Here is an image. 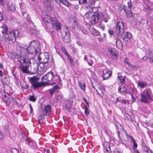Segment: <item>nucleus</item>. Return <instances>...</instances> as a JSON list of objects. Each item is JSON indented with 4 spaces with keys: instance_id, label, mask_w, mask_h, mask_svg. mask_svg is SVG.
Here are the masks:
<instances>
[{
    "instance_id": "obj_1",
    "label": "nucleus",
    "mask_w": 153,
    "mask_h": 153,
    "mask_svg": "<svg viewBox=\"0 0 153 153\" xmlns=\"http://www.w3.org/2000/svg\"><path fill=\"white\" fill-rule=\"evenodd\" d=\"M41 47L39 42L37 41H33L29 47L27 48H22L20 53L25 55L26 56L29 57L35 56L37 54H41Z\"/></svg>"
},
{
    "instance_id": "obj_2",
    "label": "nucleus",
    "mask_w": 153,
    "mask_h": 153,
    "mask_svg": "<svg viewBox=\"0 0 153 153\" xmlns=\"http://www.w3.org/2000/svg\"><path fill=\"white\" fill-rule=\"evenodd\" d=\"M41 54L38 57V61L39 62V64H36V66L37 68L39 67L42 69V70L43 71L46 70L47 68V64L49 59V56L47 53L45 52L44 54H42L41 56Z\"/></svg>"
},
{
    "instance_id": "obj_3",
    "label": "nucleus",
    "mask_w": 153,
    "mask_h": 153,
    "mask_svg": "<svg viewBox=\"0 0 153 153\" xmlns=\"http://www.w3.org/2000/svg\"><path fill=\"white\" fill-rule=\"evenodd\" d=\"M141 101L148 103L153 101V97L150 95L149 90L146 89L141 94Z\"/></svg>"
},
{
    "instance_id": "obj_4",
    "label": "nucleus",
    "mask_w": 153,
    "mask_h": 153,
    "mask_svg": "<svg viewBox=\"0 0 153 153\" xmlns=\"http://www.w3.org/2000/svg\"><path fill=\"white\" fill-rule=\"evenodd\" d=\"M19 32L18 30L9 32L7 34H5L4 38L8 41L10 43H12L15 41L16 37L18 36Z\"/></svg>"
},
{
    "instance_id": "obj_5",
    "label": "nucleus",
    "mask_w": 153,
    "mask_h": 153,
    "mask_svg": "<svg viewBox=\"0 0 153 153\" xmlns=\"http://www.w3.org/2000/svg\"><path fill=\"white\" fill-rule=\"evenodd\" d=\"M39 78L36 76L30 77V81L31 84V88L35 90L43 85V82H39L38 81Z\"/></svg>"
},
{
    "instance_id": "obj_6",
    "label": "nucleus",
    "mask_w": 153,
    "mask_h": 153,
    "mask_svg": "<svg viewBox=\"0 0 153 153\" xmlns=\"http://www.w3.org/2000/svg\"><path fill=\"white\" fill-rule=\"evenodd\" d=\"M124 27L122 22H118L116 24L114 33L117 36H121L124 31Z\"/></svg>"
},
{
    "instance_id": "obj_7",
    "label": "nucleus",
    "mask_w": 153,
    "mask_h": 153,
    "mask_svg": "<svg viewBox=\"0 0 153 153\" xmlns=\"http://www.w3.org/2000/svg\"><path fill=\"white\" fill-rule=\"evenodd\" d=\"M27 57H24L21 55L19 56L18 58V61L21 64H31V63L30 60L33 58V56Z\"/></svg>"
},
{
    "instance_id": "obj_8",
    "label": "nucleus",
    "mask_w": 153,
    "mask_h": 153,
    "mask_svg": "<svg viewBox=\"0 0 153 153\" xmlns=\"http://www.w3.org/2000/svg\"><path fill=\"white\" fill-rule=\"evenodd\" d=\"M102 15L101 13H95L94 14H93L92 16L89 20L90 23L92 24H95L99 21V19L101 17Z\"/></svg>"
},
{
    "instance_id": "obj_9",
    "label": "nucleus",
    "mask_w": 153,
    "mask_h": 153,
    "mask_svg": "<svg viewBox=\"0 0 153 153\" xmlns=\"http://www.w3.org/2000/svg\"><path fill=\"white\" fill-rule=\"evenodd\" d=\"M54 77L53 73L52 72H49L43 76L42 79H45L46 82H48L52 80Z\"/></svg>"
},
{
    "instance_id": "obj_10",
    "label": "nucleus",
    "mask_w": 153,
    "mask_h": 153,
    "mask_svg": "<svg viewBox=\"0 0 153 153\" xmlns=\"http://www.w3.org/2000/svg\"><path fill=\"white\" fill-rule=\"evenodd\" d=\"M112 71L108 70L107 69H105L103 71L102 73L103 80H105L108 79L111 76L112 74Z\"/></svg>"
},
{
    "instance_id": "obj_11",
    "label": "nucleus",
    "mask_w": 153,
    "mask_h": 153,
    "mask_svg": "<svg viewBox=\"0 0 153 153\" xmlns=\"http://www.w3.org/2000/svg\"><path fill=\"white\" fill-rule=\"evenodd\" d=\"M25 65L24 66L22 64H21L19 67V68L23 73H28V68L30 64H25Z\"/></svg>"
},
{
    "instance_id": "obj_12",
    "label": "nucleus",
    "mask_w": 153,
    "mask_h": 153,
    "mask_svg": "<svg viewBox=\"0 0 153 153\" xmlns=\"http://www.w3.org/2000/svg\"><path fill=\"white\" fill-rule=\"evenodd\" d=\"M111 58L114 60H116L118 59V52L115 50L114 49H111L110 51Z\"/></svg>"
},
{
    "instance_id": "obj_13",
    "label": "nucleus",
    "mask_w": 153,
    "mask_h": 153,
    "mask_svg": "<svg viewBox=\"0 0 153 153\" xmlns=\"http://www.w3.org/2000/svg\"><path fill=\"white\" fill-rule=\"evenodd\" d=\"M44 21L48 23H51L52 26H53V22H56L57 19L55 18H52L49 16H47L44 19Z\"/></svg>"
},
{
    "instance_id": "obj_14",
    "label": "nucleus",
    "mask_w": 153,
    "mask_h": 153,
    "mask_svg": "<svg viewBox=\"0 0 153 153\" xmlns=\"http://www.w3.org/2000/svg\"><path fill=\"white\" fill-rule=\"evenodd\" d=\"M132 35L131 33L128 32H126L124 33V35L122 38L123 40L125 42H128L132 38Z\"/></svg>"
},
{
    "instance_id": "obj_15",
    "label": "nucleus",
    "mask_w": 153,
    "mask_h": 153,
    "mask_svg": "<svg viewBox=\"0 0 153 153\" xmlns=\"http://www.w3.org/2000/svg\"><path fill=\"white\" fill-rule=\"evenodd\" d=\"M115 126L116 127L117 130V134L119 138H121L120 136V132L124 130L123 126L119 123H116Z\"/></svg>"
},
{
    "instance_id": "obj_16",
    "label": "nucleus",
    "mask_w": 153,
    "mask_h": 153,
    "mask_svg": "<svg viewBox=\"0 0 153 153\" xmlns=\"http://www.w3.org/2000/svg\"><path fill=\"white\" fill-rule=\"evenodd\" d=\"M118 92L121 93V92H124L125 94H131V93L127 90L126 88L124 86H122V87L121 86H119L118 89Z\"/></svg>"
},
{
    "instance_id": "obj_17",
    "label": "nucleus",
    "mask_w": 153,
    "mask_h": 153,
    "mask_svg": "<svg viewBox=\"0 0 153 153\" xmlns=\"http://www.w3.org/2000/svg\"><path fill=\"white\" fill-rule=\"evenodd\" d=\"M51 111V106L49 105L45 107L44 109L42 110V111L44 115H47V114L50 112Z\"/></svg>"
},
{
    "instance_id": "obj_18",
    "label": "nucleus",
    "mask_w": 153,
    "mask_h": 153,
    "mask_svg": "<svg viewBox=\"0 0 153 153\" xmlns=\"http://www.w3.org/2000/svg\"><path fill=\"white\" fill-rule=\"evenodd\" d=\"M56 22H53V27H56V29L57 31L60 30L61 28L62 25L60 23L58 22V21L57 19V21Z\"/></svg>"
},
{
    "instance_id": "obj_19",
    "label": "nucleus",
    "mask_w": 153,
    "mask_h": 153,
    "mask_svg": "<svg viewBox=\"0 0 153 153\" xmlns=\"http://www.w3.org/2000/svg\"><path fill=\"white\" fill-rule=\"evenodd\" d=\"M103 146L106 151V153H111L110 145L108 143H105Z\"/></svg>"
},
{
    "instance_id": "obj_20",
    "label": "nucleus",
    "mask_w": 153,
    "mask_h": 153,
    "mask_svg": "<svg viewBox=\"0 0 153 153\" xmlns=\"http://www.w3.org/2000/svg\"><path fill=\"white\" fill-rule=\"evenodd\" d=\"M137 85L142 88H143L147 87V83L144 81H138L137 82Z\"/></svg>"
},
{
    "instance_id": "obj_21",
    "label": "nucleus",
    "mask_w": 153,
    "mask_h": 153,
    "mask_svg": "<svg viewBox=\"0 0 153 153\" xmlns=\"http://www.w3.org/2000/svg\"><path fill=\"white\" fill-rule=\"evenodd\" d=\"M117 47L119 49H121L123 47V44L120 39H117L116 42Z\"/></svg>"
},
{
    "instance_id": "obj_22",
    "label": "nucleus",
    "mask_w": 153,
    "mask_h": 153,
    "mask_svg": "<svg viewBox=\"0 0 153 153\" xmlns=\"http://www.w3.org/2000/svg\"><path fill=\"white\" fill-rule=\"evenodd\" d=\"M62 38L64 42L68 43L70 42V36L67 35V36H64V35H62Z\"/></svg>"
},
{
    "instance_id": "obj_23",
    "label": "nucleus",
    "mask_w": 153,
    "mask_h": 153,
    "mask_svg": "<svg viewBox=\"0 0 153 153\" xmlns=\"http://www.w3.org/2000/svg\"><path fill=\"white\" fill-rule=\"evenodd\" d=\"M143 153H153L150 148L146 146L143 147Z\"/></svg>"
},
{
    "instance_id": "obj_24",
    "label": "nucleus",
    "mask_w": 153,
    "mask_h": 153,
    "mask_svg": "<svg viewBox=\"0 0 153 153\" xmlns=\"http://www.w3.org/2000/svg\"><path fill=\"white\" fill-rule=\"evenodd\" d=\"M98 1V0H89L88 1V4L90 8L93 7L95 5L96 2Z\"/></svg>"
},
{
    "instance_id": "obj_25",
    "label": "nucleus",
    "mask_w": 153,
    "mask_h": 153,
    "mask_svg": "<svg viewBox=\"0 0 153 153\" xmlns=\"http://www.w3.org/2000/svg\"><path fill=\"white\" fill-rule=\"evenodd\" d=\"M122 9L125 11L127 17H132L133 16V13L132 12L130 11V13H128L127 12L126 10L127 6H124Z\"/></svg>"
},
{
    "instance_id": "obj_26",
    "label": "nucleus",
    "mask_w": 153,
    "mask_h": 153,
    "mask_svg": "<svg viewBox=\"0 0 153 153\" xmlns=\"http://www.w3.org/2000/svg\"><path fill=\"white\" fill-rule=\"evenodd\" d=\"M92 13H91V10H90L85 15L84 17H86V18L88 19L89 20L90 19V18L92 16Z\"/></svg>"
},
{
    "instance_id": "obj_27",
    "label": "nucleus",
    "mask_w": 153,
    "mask_h": 153,
    "mask_svg": "<svg viewBox=\"0 0 153 153\" xmlns=\"http://www.w3.org/2000/svg\"><path fill=\"white\" fill-rule=\"evenodd\" d=\"M64 27L65 28V29L64 30V31L63 32V34H62V35H64V36H67V35L70 36V33L68 29V27L67 26H65Z\"/></svg>"
},
{
    "instance_id": "obj_28",
    "label": "nucleus",
    "mask_w": 153,
    "mask_h": 153,
    "mask_svg": "<svg viewBox=\"0 0 153 153\" xmlns=\"http://www.w3.org/2000/svg\"><path fill=\"white\" fill-rule=\"evenodd\" d=\"M129 137L131 139V141L133 143V149H136L137 147V143L135 140L132 136H130Z\"/></svg>"
},
{
    "instance_id": "obj_29",
    "label": "nucleus",
    "mask_w": 153,
    "mask_h": 153,
    "mask_svg": "<svg viewBox=\"0 0 153 153\" xmlns=\"http://www.w3.org/2000/svg\"><path fill=\"white\" fill-rule=\"evenodd\" d=\"M149 58L150 63L153 64V50L149 52Z\"/></svg>"
},
{
    "instance_id": "obj_30",
    "label": "nucleus",
    "mask_w": 153,
    "mask_h": 153,
    "mask_svg": "<svg viewBox=\"0 0 153 153\" xmlns=\"http://www.w3.org/2000/svg\"><path fill=\"white\" fill-rule=\"evenodd\" d=\"M7 9L10 11L13 12L16 9L15 6L13 5L9 4L7 6Z\"/></svg>"
},
{
    "instance_id": "obj_31",
    "label": "nucleus",
    "mask_w": 153,
    "mask_h": 153,
    "mask_svg": "<svg viewBox=\"0 0 153 153\" xmlns=\"http://www.w3.org/2000/svg\"><path fill=\"white\" fill-rule=\"evenodd\" d=\"M58 88V87L57 85H55L53 86V88H51L49 90V92L51 95H52L53 94L54 91L57 90Z\"/></svg>"
},
{
    "instance_id": "obj_32",
    "label": "nucleus",
    "mask_w": 153,
    "mask_h": 153,
    "mask_svg": "<svg viewBox=\"0 0 153 153\" xmlns=\"http://www.w3.org/2000/svg\"><path fill=\"white\" fill-rule=\"evenodd\" d=\"M91 32L92 33L94 36H98L100 34V33L98 31L94 28H91Z\"/></svg>"
},
{
    "instance_id": "obj_33",
    "label": "nucleus",
    "mask_w": 153,
    "mask_h": 153,
    "mask_svg": "<svg viewBox=\"0 0 153 153\" xmlns=\"http://www.w3.org/2000/svg\"><path fill=\"white\" fill-rule=\"evenodd\" d=\"M78 84L81 89L83 91L85 90V83L84 82L82 83L81 81H79L78 82Z\"/></svg>"
},
{
    "instance_id": "obj_34",
    "label": "nucleus",
    "mask_w": 153,
    "mask_h": 153,
    "mask_svg": "<svg viewBox=\"0 0 153 153\" xmlns=\"http://www.w3.org/2000/svg\"><path fill=\"white\" fill-rule=\"evenodd\" d=\"M90 10H91V13H94L93 14H94L95 13H97L98 14V13H100L98 11V8L96 7H92Z\"/></svg>"
},
{
    "instance_id": "obj_35",
    "label": "nucleus",
    "mask_w": 153,
    "mask_h": 153,
    "mask_svg": "<svg viewBox=\"0 0 153 153\" xmlns=\"http://www.w3.org/2000/svg\"><path fill=\"white\" fill-rule=\"evenodd\" d=\"M71 64L73 66L74 65V60L72 57L70 56L69 54L67 55V56Z\"/></svg>"
},
{
    "instance_id": "obj_36",
    "label": "nucleus",
    "mask_w": 153,
    "mask_h": 153,
    "mask_svg": "<svg viewBox=\"0 0 153 153\" xmlns=\"http://www.w3.org/2000/svg\"><path fill=\"white\" fill-rule=\"evenodd\" d=\"M61 2L63 4L67 6H69L71 4L70 3L66 0H62Z\"/></svg>"
},
{
    "instance_id": "obj_37",
    "label": "nucleus",
    "mask_w": 153,
    "mask_h": 153,
    "mask_svg": "<svg viewBox=\"0 0 153 153\" xmlns=\"http://www.w3.org/2000/svg\"><path fill=\"white\" fill-rule=\"evenodd\" d=\"M10 98L11 100V103L13 104H17V102L15 100L16 97L15 96L14 97H10Z\"/></svg>"
},
{
    "instance_id": "obj_38",
    "label": "nucleus",
    "mask_w": 153,
    "mask_h": 153,
    "mask_svg": "<svg viewBox=\"0 0 153 153\" xmlns=\"http://www.w3.org/2000/svg\"><path fill=\"white\" fill-rule=\"evenodd\" d=\"M3 35L5 36V34H7L8 33V28L7 27L5 26L3 28V30L2 31H1Z\"/></svg>"
},
{
    "instance_id": "obj_39",
    "label": "nucleus",
    "mask_w": 153,
    "mask_h": 153,
    "mask_svg": "<svg viewBox=\"0 0 153 153\" xmlns=\"http://www.w3.org/2000/svg\"><path fill=\"white\" fill-rule=\"evenodd\" d=\"M25 17L26 20L29 22H30L31 24H33V22L31 21V19L29 17V15L28 14H27Z\"/></svg>"
},
{
    "instance_id": "obj_40",
    "label": "nucleus",
    "mask_w": 153,
    "mask_h": 153,
    "mask_svg": "<svg viewBox=\"0 0 153 153\" xmlns=\"http://www.w3.org/2000/svg\"><path fill=\"white\" fill-rule=\"evenodd\" d=\"M118 78H119L120 80V82L121 84H123L125 82V79L123 76H118Z\"/></svg>"
},
{
    "instance_id": "obj_41",
    "label": "nucleus",
    "mask_w": 153,
    "mask_h": 153,
    "mask_svg": "<svg viewBox=\"0 0 153 153\" xmlns=\"http://www.w3.org/2000/svg\"><path fill=\"white\" fill-rule=\"evenodd\" d=\"M70 21L73 24L76 25V21L74 17H71L70 18Z\"/></svg>"
},
{
    "instance_id": "obj_42",
    "label": "nucleus",
    "mask_w": 153,
    "mask_h": 153,
    "mask_svg": "<svg viewBox=\"0 0 153 153\" xmlns=\"http://www.w3.org/2000/svg\"><path fill=\"white\" fill-rule=\"evenodd\" d=\"M65 107L68 111H70V108L71 107V104L70 103H68L66 104Z\"/></svg>"
},
{
    "instance_id": "obj_43",
    "label": "nucleus",
    "mask_w": 153,
    "mask_h": 153,
    "mask_svg": "<svg viewBox=\"0 0 153 153\" xmlns=\"http://www.w3.org/2000/svg\"><path fill=\"white\" fill-rule=\"evenodd\" d=\"M29 100L30 101L34 102L36 101V99L35 97L33 95H32L30 97Z\"/></svg>"
},
{
    "instance_id": "obj_44",
    "label": "nucleus",
    "mask_w": 153,
    "mask_h": 153,
    "mask_svg": "<svg viewBox=\"0 0 153 153\" xmlns=\"http://www.w3.org/2000/svg\"><path fill=\"white\" fill-rule=\"evenodd\" d=\"M85 113L86 115L89 114L88 107L86 105H85Z\"/></svg>"
},
{
    "instance_id": "obj_45",
    "label": "nucleus",
    "mask_w": 153,
    "mask_h": 153,
    "mask_svg": "<svg viewBox=\"0 0 153 153\" xmlns=\"http://www.w3.org/2000/svg\"><path fill=\"white\" fill-rule=\"evenodd\" d=\"M124 117L127 120H129L131 118L130 116L127 114H124Z\"/></svg>"
},
{
    "instance_id": "obj_46",
    "label": "nucleus",
    "mask_w": 153,
    "mask_h": 153,
    "mask_svg": "<svg viewBox=\"0 0 153 153\" xmlns=\"http://www.w3.org/2000/svg\"><path fill=\"white\" fill-rule=\"evenodd\" d=\"M79 4H85L87 3V0H79Z\"/></svg>"
},
{
    "instance_id": "obj_47",
    "label": "nucleus",
    "mask_w": 153,
    "mask_h": 153,
    "mask_svg": "<svg viewBox=\"0 0 153 153\" xmlns=\"http://www.w3.org/2000/svg\"><path fill=\"white\" fill-rule=\"evenodd\" d=\"M6 104L7 106L10 103H11V100L9 97V99L5 101Z\"/></svg>"
},
{
    "instance_id": "obj_48",
    "label": "nucleus",
    "mask_w": 153,
    "mask_h": 153,
    "mask_svg": "<svg viewBox=\"0 0 153 153\" xmlns=\"http://www.w3.org/2000/svg\"><path fill=\"white\" fill-rule=\"evenodd\" d=\"M62 51H63V52L67 56V55H69L67 52V51L65 50V48L63 47H62Z\"/></svg>"
},
{
    "instance_id": "obj_49",
    "label": "nucleus",
    "mask_w": 153,
    "mask_h": 153,
    "mask_svg": "<svg viewBox=\"0 0 153 153\" xmlns=\"http://www.w3.org/2000/svg\"><path fill=\"white\" fill-rule=\"evenodd\" d=\"M4 134L1 131H0V139L2 140L4 138Z\"/></svg>"
},
{
    "instance_id": "obj_50",
    "label": "nucleus",
    "mask_w": 153,
    "mask_h": 153,
    "mask_svg": "<svg viewBox=\"0 0 153 153\" xmlns=\"http://www.w3.org/2000/svg\"><path fill=\"white\" fill-rule=\"evenodd\" d=\"M12 152L13 153H19L18 150L16 148L13 149L12 150Z\"/></svg>"
},
{
    "instance_id": "obj_51",
    "label": "nucleus",
    "mask_w": 153,
    "mask_h": 153,
    "mask_svg": "<svg viewBox=\"0 0 153 153\" xmlns=\"http://www.w3.org/2000/svg\"><path fill=\"white\" fill-rule=\"evenodd\" d=\"M45 115H44V113H43V115H42L39 116L38 117V120H42L45 118L44 116Z\"/></svg>"
},
{
    "instance_id": "obj_52",
    "label": "nucleus",
    "mask_w": 153,
    "mask_h": 153,
    "mask_svg": "<svg viewBox=\"0 0 153 153\" xmlns=\"http://www.w3.org/2000/svg\"><path fill=\"white\" fill-rule=\"evenodd\" d=\"M119 102L121 103H123L124 104H126L128 101L126 100H120Z\"/></svg>"
},
{
    "instance_id": "obj_53",
    "label": "nucleus",
    "mask_w": 153,
    "mask_h": 153,
    "mask_svg": "<svg viewBox=\"0 0 153 153\" xmlns=\"http://www.w3.org/2000/svg\"><path fill=\"white\" fill-rule=\"evenodd\" d=\"M83 100H84L86 105H87L88 106H89V104L88 102H87L86 98L85 97H83L82 98Z\"/></svg>"
},
{
    "instance_id": "obj_54",
    "label": "nucleus",
    "mask_w": 153,
    "mask_h": 153,
    "mask_svg": "<svg viewBox=\"0 0 153 153\" xmlns=\"http://www.w3.org/2000/svg\"><path fill=\"white\" fill-rule=\"evenodd\" d=\"M22 88L24 89H26L29 88V86L27 84H25V85H23L22 86Z\"/></svg>"
},
{
    "instance_id": "obj_55",
    "label": "nucleus",
    "mask_w": 153,
    "mask_h": 153,
    "mask_svg": "<svg viewBox=\"0 0 153 153\" xmlns=\"http://www.w3.org/2000/svg\"><path fill=\"white\" fill-rule=\"evenodd\" d=\"M108 32L110 35H113L114 33L113 31L111 30H108Z\"/></svg>"
},
{
    "instance_id": "obj_56",
    "label": "nucleus",
    "mask_w": 153,
    "mask_h": 153,
    "mask_svg": "<svg viewBox=\"0 0 153 153\" xmlns=\"http://www.w3.org/2000/svg\"><path fill=\"white\" fill-rule=\"evenodd\" d=\"M62 97V96L61 95H59L57 96V100H60Z\"/></svg>"
},
{
    "instance_id": "obj_57",
    "label": "nucleus",
    "mask_w": 153,
    "mask_h": 153,
    "mask_svg": "<svg viewBox=\"0 0 153 153\" xmlns=\"http://www.w3.org/2000/svg\"><path fill=\"white\" fill-rule=\"evenodd\" d=\"M128 7L130 8L131 7V2H128L127 3Z\"/></svg>"
},
{
    "instance_id": "obj_58",
    "label": "nucleus",
    "mask_w": 153,
    "mask_h": 153,
    "mask_svg": "<svg viewBox=\"0 0 153 153\" xmlns=\"http://www.w3.org/2000/svg\"><path fill=\"white\" fill-rule=\"evenodd\" d=\"M102 21H104L105 22H107L108 21V18H104L102 19Z\"/></svg>"
},
{
    "instance_id": "obj_59",
    "label": "nucleus",
    "mask_w": 153,
    "mask_h": 153,
    "mask_svg": "<svg viewBox=\"0 0 153 153\" xmlns=\"http://www.w3.org/2000/svg\"><path fill=\"white\" fill-rule=\"evenodd\" d=\"M29 106H30V113H32V112L33 111V108H32V107L31 105V104H30L29 105Z\"/></svg>"
},
{
    "instance_id": "obj_60",
    "label": "nucleus",
    "mask_w": 153,
    "mask_h": 153,
    "mask_svg": "<svg viewBox=\"0 0 153 153\" xmlns=\"http://www.w3.org/2000/svg\"><path fill=\"white\" fill-rule=\"evenodd\" d=\"M30 141L29 139H28L27 138H26L25 140V143H26L29 144V142Z\"/></svg>"
},
{
    "instance_id": "obj_61",
    "label": "nucleus",
    "mask_w": 153,
    "mask_h": 153,
    "mask_svg": "<svg viewBox=\"0 0 153 153\" xmlns=\"http://www.w3.org/2000/svg\"><path fill=\"white\" fill-rule=\"evenodd\" d=\"M30 146H32L33 145V142L30 141L29 142V144H28Z\"/></svg>"
},
{
    "instance_id": "obj_62",
    "label": "nucleus",
    "mask_w": 153,
    "mask_h": 153,
    "mask_svg": "<svg viewBox=\"0 0 153 153\" xmlns=\"http://www.w3.org/2000/svg\"><path fill=\"white\" fill-rule=\"evenodd\" d=\"M79 8V5L78 4H76L74 6V8L76 9H78Z\"/></svg>"
},
{
    "instance_id": "obj_63",
    "label": "nucleus",
    "mask_w": 153,
    "mask_h": 153,
    "mask_svg": "<svg viewBox=\"0 0 153 153\" xmlns=\"http://www.w3.org/2000/svg\"><path fill=\"white\" fill-rule=\"evenodd\" d=\"M100 28H101L103 30H104V28H105V26L104 25H102L101 24H100Z\"/></svg>"
},
{
    "instance_id": "obj_64",
    "label": "nucleus",
    "mask_w": 153,
    "mask_h": 153,
    "mask_svg": "<svg viewBox=\"0 0 153 153\" xmlns=\"http://www.w3.org/2000/svg\"><path fill=\"white\" fill-rule=\"evenodd\" d=\"M147 59V57L146 56H145L142 58L143 60L144 61L146 60Z\"/></svg>"
}]
</instances>
